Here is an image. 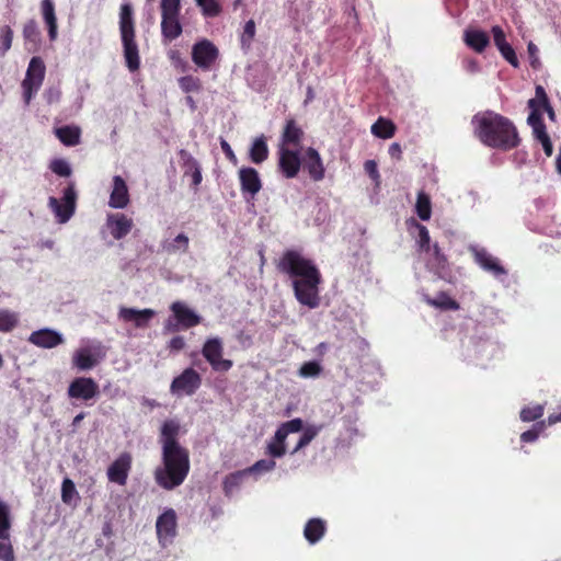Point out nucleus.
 <instances>
[{
  "label": "nucleus",
  "instance_id": "21",
  "mask_svg": "<svg viewBox=\"0 0 561 561\" xmlns=\"http://www.w3.org/2000/svg\"><path fill=\"white\" fill-rule=\"evenodd\" d=\"M118 314L122 320L126 322H134L137 328H145L156 316V312L152 309L137 310L134 308L122 307Z\"/></svg>",
  "mask_w": 561,
  "mask_h": 561
},
{
  "label": "nucleus",
  "instance_id": "35",
  "mask_svg": "<svg viewBox=\"0 0 561 561\" xmlns=\"http://www.w3.org/2000/svg\"><path fill=\"white\" fill-rule=\"evenodd\" d=\"M267 454L273 458H280L286 454V437H278L276 430L273 439L267 444Z\"/></svg>",
  "mask_w": 561,
  "mask_h": 561
},
{
  "label": "nucleus",
  "instance_id": "59",
  "mask_svg": "<svg viewBox=\"0 0 561 561\" xmlns=\"http://www.w3.org/2000/svg\"><path fill=\"white\" fill-rule=\"evenodd\" d=\"M391 158L401 160L402 159V149L398 142H393L389 146L388 150Z\"/></svg>",
  "mask_w": 561,
  "mask_h": 561
},
{
  "label": "nucleus",
  "instance_id": "38",
  "mask_svg": "<svg viewBox=\"0 0 561 561\" xmlns=\"http://www.w3.org/2000/svg\"><path fill=\"white\" fill-rule=\"evenodd\" d=\"M528 106L531 110L527 123L531 126L533 129L546 125L542 118L541 107L537 106V100L530 99L528 101Z\"/></svg>",
  "mask_w": 561,
  "mask_h": 561
},
{
  "label": "nucleus",
  "instance_id": "12",
  "mask_svg": "<svg viewBox=\"0 0 561 561\" xmlns=\"http://www.w3.org/2000/svg\"><path fill=\"white\" fill-rule=\"evenodd\" d=\"M302 160L298 150L278 147V169L286 179H294L300 171Z\"/></svg>",
  "mask_w": 561,
  "mask_h": 561
},
{
  "label": "nucleus",
  "instance_id": "41",
  "mask_svg": "<svg viewBox=\"0 0 561 561\" xmlns=\"http://www.w3.org/2000/svg\"><path fill=\"white\" fill-rule=\"evenodd\" d=\"M181 167L184 170V175H188L195 168H201L197 160L185 149L179 151Z\"/></svg>",
  "mask_w": 561,
  "mask_h": 561
},
{
  "label": "nucleus",
  "instance_id": "8",
  "mask_svg": "<svg viewBox=\"0 0 561 561\" xmlns=\"http://www.w3.org/2000/svg\"><path fill=\"white\" fill-rule=\"evenodd\" d=\"M201 385L202 376L194 368L187 367L172 380L170 391L178 397L193 396Z\"/></svg>",
  "mask_w": 561,
  "mask_h": 561
},
{
  "label": "nucleus",
  "instance_id": "40",
  "mask_svg": "<svg viewBox=\"0 0 561 561\" xmlns=\"http://www.w3.org/2000/svg\"><path fill=\"white\" fill-rule=\"evenodd\" d=\"M202 12L206 16H217L221 12L219 0H195Z\"/></svg>",
  "mask_w": 561,
  "mask_h": 561
},
{
  "label": "nucleus",
  "instance_id": "29",
  "mask_svg": "<svg viewBox=\"0 0 561 561\" xmlns=\"http://www.w3.org/2000/svg\"><path fill=\"white\" fill-rule=\"evenodd\" d=\"M73 365L80 370H88L98 364V358L88 348H80L73 354Z\"/></svg>",
  "mask_w": 561,
  "mask_h": 561
},
{
  "label": "nucleus",
  "instance_id": "36",
  "mask_svg": "<svg viewBox=\"0 0 561 561\" xmlns=\"http://www.w3.org/2000/svg\"><path fill=\"white\" fill-rule=\"evenodd\" d=\"M321 426L309 425L304 428L302 435L300 436L296 447L293 449L291 455L296 454L307 445L319 434Z\"/></svg>",
  "mask_w": 561,
  "mask_h": 561
},
{
  "label": "nucleus",
  "instance_id": "58",
  "mask_svg": "<svg viewBox=\"0 0 561 561\" xmlns=\"http://www.w3.org/2000/svg\"><path fill=\"white\" fill-rule=\"evenodd\" d=\"M535 100H537V106H539V107H542L546 104L550 103L549 99H548V95H547L545 89L541 85H537L536 87V98H535Z\"/></svg>",
  "mask_w": 561,
  "mask_h": 561
},
{
  "label": "nucleus",
  "instance_id": "6",
  "mask_svg": "<svg viewBox=\"0 0 561 561\" xmlns=\"http://www.w3.org/2000/svg\"><path fill=\"white\" fill-rule=\"evenodd\" d=\"M170 310L173 313L175 322H173L171 318L168 319L164 323L167 331L176 332L180 329H191L198 325L202 321V318L182 301H174L170 306Z\"/></svg>",
  "mask_w": 561,
  "mask_h": 561
},
{
  "label": "nucleus",
  "instance_id": "63",
  "mask_svg": "<svg viewBox=\"0 0 561 561\" xmlns=\"http://www.w3.org/2000/svg\"><path fill=\"white\" fill-rule=\"evenodd\" d=\"M255 24L253 21H248L244 26V35H254Z\"/></svg>",
  "mask_w": 561,
  "mask_h": 561
},
{
  "label": "nucleus",
  "instance_id": "13",
  "mask_svg": "<svg viewBox=\"0 0 561 561\" xmlns=\"http://www.w3.org/2000/svg\"><path fill=\"white\" fill-rule=\"evenodd\" d=\"M99 394V385L90 377L75 378L68 387V396L72 399L91 400Z\"/></svg>",
  "mask_w": 561,
  "mask_h": 561
},
{
  "label": "nucleus",
  "instance_id": "27",
  "mask_svg": "<svg viewBox=\"0 0 561 561\" xmlns=\"http://www.w3.org/2000/svg\"><path fill=\"white\" fill-rule=\"evenodd\" d=\"M397 126L394 123L388 118L379 117L370 128L371 134L375 137L381 138V139H389L392 138L396 134Z\"/></svg>",
  "mask_w": 561,
  "mask_h": 561
},
{
  "label": "nucleus",
  "instance_id": "16",
  "mask_svg": "<svg viewBox=\"0 0 561 561\" xmlns=\"http://www.w3.org/2000/svg\"><path fill=\"white\" fill-rule=\"evenodd\" d=\"M106 226L115 240L125 238L134 226V222L125 214L117 213L107 216Z\"/></svg>",
  "mask_w": 561,
  "mask_h": 561
},
{
  "label": "nucleus",
  "instance_id": "18",
  "mask_svg": "<svg viewBox=\"0 0 561 561\" xmlns=\"http://www.w3.org/2000/svg\"><path fill=\"white\" fill-rule=\"evenodd\" d=\"M156 528L160 540L173 538L176 535V514L174 510H165L157 518Z\"/></svg>",
  "mask_w": 561,
  "mask_h": 561
},
{
  "label": "nucleus",
  "instance_id": "54",
  "mask_svg": "<svg viewBox=\"0 0 561 561\" xmlns=\"http://www.w3.org/2000/svg\"><path fill=\"white\" fill-rule=\"evenodd\" d=\"M364 170L365 172L369 175V178L376 182L379 181V178H380V174H379V171H378V167H377V163L376 161L374 160H367L365 163H364Z\"/></svg>",
  "mask_w": 561,
  "mask_h": 561
},
{
  "label": "nucleus",
  "instance_id": "9",
  "mask_svg": "<svg viewBox=\"0 0 561 561\" xmlns=\"http://www.w3.org/2000/svg\"><path fill=\"white\" fill-rule=\"evenodd\" d=\"M180 0H162L161 1V15H162V35H181L182 27L179 21Z\"/></svg>",
  "mask_w": 561,
  "mask_h": 561
},
{
  "label": "nucleus",
  "instance_id": "15",
  "mask_svg": "<svg viewBox=\"0 0 561 561\" xmlns=\"http://www.w3.org/2000/svg\"><path fill=\"white\" fill-rule=\"evenodd\" d=\"M241 191L254 197L262 188V181L259 172L251 167H243L239 170Z\"/></svg>",
  "mask_w": 561,
  "mask_h": 561
},
{
  "label": "nucleus",
  "instance_id": "19",
  "mask_svg": "<svg viewBox=\"0 0 561 561\" xmlns=\"http://www.w3.org/2000/svg\"><path fill=\"white\" fill-rule=\"evenodd\" d=\"M129 203L128 187L121 175L113 178V190L110 195L108 205L112 208H125Z\"/></svg>",
  "mask_w": 561,
  "mask_h": 561
},
{
  "label": "nucleus",
  "instance_id": "49",
  "mask_svg": "<svg viewBox=\"0 0 561 561\" xmlns=\"http://www.w3.org/2000/svg\"><path fill=\"white\" fill-rule=\"evenodd\" d=\"M276 467V462L273 459H261L257 460L253 466H251L248 471L249 472H268L274 470Z\"/></svg>",
  "mask_w": 561,
  "mask_h": 561
},
{
  "label": "nucleus",
  "instance_id": "7",
  "mask_svg": "<svg viewBox=\"0 0 561 561\" xmlns=\"http://www.w3.org/2000/svg\"><path fill=\"white\" fill-rule=\"evenodd\" d=\"M76 203L77 193L73 183H69L64 190L61 201L53 196L48 199V206L54 211L58 222L60 224L67 222L72 217L76 210Z\"/></svg>",
  "mask_w": 561,
  "mask_h": 561
},
{
  "label": "nucleus",
  "instance_id": "43",
  "mask_svg": "<svg viewBox=\"0 0 561 561\" xmlns=\"http://www.w3.org/2000/svg\"><path fill=\"white\" fill-rule=\"evenodd\" d=\"M165 249L169 253H175L179 250L186 252L188 250V237L184 233L178 234Z\"/></svg>",
  "mask_w": 561,
  "mask_h": 561
},
{
  "label": "nucleus",
  "instance_id": "53",
  "mask_svg": "<svg viewBox=\"0 0 561 561\" xmlns=\"http://www.w3.org/2000/svg\"><path fill=\"white\" fill-rule=\"evenodd\" d=\"M4 540L0 539V560L2 561H14V551L11 543L3 542Z\"/></svg>",
  "mask_w": 561,
  "mask_h": 561
},
{
  "label": "nucleus",
  "instance_id": "10",
  "mask_svg": "<svg viewBox=\"0 0 561 561\" xmlns=\"http://www.w3.org/2000/svg\"><path fill=\"white\" fill-rule=\"evenodd\" d=\"M218 57V48L206 38L193 46L192 59L196 66L204 70L211 69Z\"/></svg>",
  "mask_w": 561,
  "mask_h": 561
},
{
  "label": "nucleus",
  "instance_id": "31",
  "mask_svg": "<svg viewBox=\"0 0 561 561\" xmlns=\"http://www.w3.org/2000/svg\"><path fill=\"white\" fill-rule=\"evenodd\" d=\"M11 514L9 505L0 500V539L10 540Z\"/></svg>",
  "mask_w": 561,
  "mask_h": 561
},
{
  "label": "nucleus",
  "instance_id": "1",
  "mask_svg": "<svg viewBox=\"0 0 561 561\" xmlns=\"http://www.w3.org/2000/svg\"><path fill=\"white\" fill-rule=\"evenodd\" d=\"M180 424L174 420H168L162 424L161 466L154 470L156 483L168 491L180 486L190 473V451L178 440Z\"/></svg>",
  "mask_w": 561,
  "mask_h": 561
},
{
  "label": "nucleus",
  "instance_id": "22",
  "mask_svg": "<svg viewBox=\"0 0 561 561\" xmlns=\"http://www.w3.org/2000/svg\"><path fill=\"white\" fill-rule=\"evenodd\" d=\"M476 263L484 271L490 272L494 276L506 274V270L501 265L499 260L490 254L485 249L476 250L473 253Z\"/></svg>",
  "mask_w": 561,
  "mask_h": 561
},
{
  "label": "nucleus",
  "instance_id": "39",
  "mask_svg": "<svg viewBox=\"0 0 561 561\" xmlns=\"http://www.w3.org/2000/svg\"><path fill=\"white\" fill-rule=\"evenodd\" d=\"M301 430H304V422L301 419H293L290 421H287L285 423H282L280 426L277 428L278 431V437H286L290 433H298Z\"/></svg>",
  "mask_w": 561,
  "mask_h": 561
},
{
  "label": "nucleus",
  "instance_id": "60",
  "mask_svg": "<svg viewBox=\"0 0 561 561\" xmlns=\"http://www.w3.org/2000/svg\"><path fill=\"white\" fill-rule=\"evenodd\" d=\"M533 133H534V137L539 142L542 141L543 139H546V138H549V135H548L547 129H546V125L533 129Z\"/></svg>",
  "mask_w": 561,
  "mask_h": 561
},
{
  "label": "nucleus",
  "instance_id": "37",
  "mask_svg": "<svg viewBox=\"0 0 561 561\" xmlns=\"http://www.w3.org/2000/svg\"><path fill=\"white\" fill-rule=\"evenodd\" d=\"M545 413L543 404H533L522 409L519 416L523 422H533L539 420Z\"/></svg>",
  "mask_w": 561,
  "mask_h": 561
},
{
  "label": "nucleus",
  "instance_id": "24",
  "mask_svg": "<svg viewBox=\"0 0 561 561\" xmlns=\"http://www.w3.org/2000/svg\"><path fill=\"white\" fill-rule=\"evenodd\" d=\"M325 530L327 526L324 520L320 518H311L305 526L304 536L309 543L313 545L323 537Z\"/></svg>",
  "mask_w": 561,
  "mask_h": 561
},
{
  "label": "nucleus",
  "instance_id": "44",
  "mask_svg": "<svg viewBox=\"0 0 561 561\" xmlns=\"http://www.w3.org/2000/svg\"><path fill=\"white\" fill-rule=\"evenodd\" d=\"M180 88L185 92H197L201 89L199 79L193 76H185L179 79Z\"/></svg>",
  "mask_w": 561,
  "mask_h": 561
},
{
  "label": "nucleus",
  "instance_id": "34",
  "mask_svg": "<svg viewBox=\"0 0 561 561\" xmlns=\"http://www.w3.org/2000/svg\"><path fill=\"white\" fill-rule=\"evenodd\" d=\"M19 324V314L8 309L0 310V332L8 333Z\"/></svg>",
  "mask_w": 561,
  "mask_h": 561
},
{
  "label": "nucleus",
  "instance_id": "5",
  "mask_svg": "<svg viewBox=\"0 0 561 561\" xmlns=\"http://www.w3.org/2000/svg\"><path fill=\"white\" fill-rule=\"evenodd\" d=\"M202 355L214 371L226 373L233 366L231 359L224 358V343L218 336L209 337L202 347Z\"/></svg>",
  "mask_w": 561,
  "mask_h": 561
},
{
  "label": "nucleus",
  "instance_id": "42",
  "mask_svg": "<svg viewBox=\"0 0 561 561\" xmlns=\"http://www.w3.org/2000/svg\"><path fill=\"white\" fill-rule=\"evenodd\" d=\"M546 428V421L537 422L531 430H528L520 435V440L523 443H533L535 442L540 433H542Z\"/></svg>",
  "mask_w": 561,
  "mask_h": 561
},
{
  "label": "nucleus",
  "instance_id": "48",
  "mask_svg": "<svg viewBox=\"0 0 561 561\" xmlns=\"http://www.w3.org/2000/svg\"><path fill=\"white\" fill-rule=\"evenodd\" d=\"M321 373V366L319 363L311 360L306 362L301 365L299 374L302 377H317Z\"/></svg>",
  "mask_w": 561,
  "mask_h": 561
},
{
  "label": "nucleus",
  "instance_id": "62",
  "mask_svg": "<svg viewBox=\"0 0 561 561\" xmlns=\"http://www.w3.org/2000/svg\"><path fill=\"white\" fill-rule=\"evenodd\" d=\"M540 144L542 146V149H543L546 156L551 157L553 153V146H552L550 137L543 139L542 141H540Z\"/></svg>",
  "mask_w": 561,
  "mask_h": 561
},
{
  "label": "nucleus",
  "instance_id": "14",
  "mask_svg": "<svg viewBox=\"0 0 561 561\" xmlns=\"http://www.w3.org/2000/svg\"><path fill=\"white\" fill-rule=\"evenodd\" d=\"M304 169L308 172L314 182L322 181L325 175V168L322 158L317 149L309 147L306 149L302 163Z\"/></svg>",
  "mask_w": 561,
  "mask_h": 561
},
{
  "label": "nucleus",
  "instance_id": "30",
  "mask_svg": "<svg viewBox=\"0 0 561 561\" xmlns=\"http://www.w3.org/2000/svg\"><path fill=\"white\" fill-rule=\"evenodd\" d=\"M495 46L501 51L504 59L510 62L513 67L517 68L519 62L517 55L512 45L506 41V37H493Z\"/></svg>",
  "mask_w": 561,
  "mask_h": 561
},
{
  "label": "nucleus",
  "instance_id": "25",
  "mask_svg": "<svg viewBox=\"0 0 561 561\" xmlns=\"http://www.w3.org/2000/svg\"><path fill=\"white\" fill-rule=\"evenodd\" d=\"M266 140V137L261 135L252 142L249 150V157L253 163L261 164L268 158L270 151Z\"/></svg>",
  "mask_w": 561,
  "mask_h": 561
},
{
  "label": "nucleus",
  "instance_id": "51",
  "mask_svg": "<svg viewBox=\"0 0 561 561\" xmlns=\"http://www.w3.org/2000/svg\"><path fill=\"white\" fill-rule=\"evenodd\" d=\"M432 304L436 307H439V308L446 309V310H458L459 309V304L456 300L448 297L447 295H443L438 300H434Z\"/></svg>",
  "mask_w": 561,
  "mask_h": 561
},
{
  "label": "nucleus",
  "instance_id": "61",
  "mask_svg": "<svg viewBox=\"0 0 561 561\" xmlns=\"http://www.w3.org/2000/svg\"><path fill=\"white\" fill-rule=\"evenodd\" d=\"M188 175L192 176V185L194 187H197L202 183L203 176L201 168H195V170L192 171V173H190Z\"/></svg>",
  "mask_w": 561,
  "mask_h": 561
},
{
  "label": "nucleus",
  "instance_id": "28",
  "mask_svg": "<svg viewBox=\"0 0 561 561\" xmlns=\"http://www.w3.org/2000/svg\"><path fill=\"white\" fill-rule=\"evenodd\" d=\"M55 134L65 146L72 147L80 142L81 131L77 126L67 125L56 128Z\"/></svg>",
  "mask_w": 561,
  "mask_h": 561
},
{
  "label": "nucleus",
  "instance_id": "47",
  "mask_svg": "<svg viewBox=\"0 0 561 561\" xmlns=\"http://www.w3.org/2000/svg\"><path fill=\"white\" fill-rule=\"evenodd\" d=\"M468 47L477 53H482L490 44V37H463Z\"/></svg>",
  "mask_w": 561,
  "mask_h": 561
},
{
  "label": "nucleus",
  "instance_id": "3",
  "mask_svg": "<svg viewBox=\"0 0 561 561\" xmlns=\"http://www.w3.org/2000/svg\"><path fill=\"white\" fill-rule=\"evenodd\" d=\"M476 137L485 146L502 151L517 148L520 138L514 123L497 113L486 111L472 118Z\"/></svg>",
  "mask_w": 561,
  "mask_h": 561
},
{
  "label": "nucleus",
  "instance_id": "2",
  "mask_svg": "<svg viewBox=\"0 0 561 561\" xmlns=\"http://www.w3.org/2000/svg\"><path fill=\"white\" fill-rule=\"evenodd\" d=\"M276 267L291 279L295 298L300 305L310 309L319 307V286L322 283V275L311 260L296 250H286Z\"/></svg>",
  "mask_w": 561,
  "mask_h": 561
},
{
  "label": "nucleus",
  "instance_id": "52",
  "mask_svg": "<svg viewBox=\"0 0 561 561\" xmlns=\"http://www.w3.org/2000/svg\"><path fill=\"white\" fill-rule=\"evenodd\" d=\"M242 472H234L226 477L224 481V489L228 493L231 489L237 488L242 479Z\"/></svg>",
  "mask_w": 561,
  "mask_h": 561
},
{
  "label": "nucleus",
  "instance_id": "64",
  "mask_svg": "<svg viewBox=\"0 0 561 561\" xmlns=\"http://www.w3.org/2000/svg\"><path fill=\"white\" fill-rule=\"evenodd\" d=\"M547 422L549 425H553L558 422H561V412L560 413H553V414H550L547 419Z\"/></svg>",
  "mask_w": 561,
  "mask_h": 561
},
{
  "label": "nucleus",
  "instance_id": "33",
  "mask_svg": "<svg viewBox=\"0 0 561 561\" xmlns=\"http://www.w3.org/2000/svg\"><path fill=\"white\" fill-rule=\"evenodd\" d=\"M415 210L421 220H428L432 215V203L430 196L425 192L417 194Z\"/></svg>",
  "mask_w": 561,
  "mask_h": 561
},
{
  "label": "nucleus",
  "instance_id": "57",
  "mask_svg": "<svg viewBox=\"0 0 561 561\" xmlns=\"http://www.w3.org/2000/svg\"><path fill=\"white\" fill-rule=\"evenodd\" d=\"M433 250V256L435 259V262L437 264V266L439 267H445V265L447 264V257L446 255L440 251V248L438 247L437 243H435L432 248Z\"/></svg>",
  "mask_w": 561,
  "mask_h": 561
},
{
  "label": "nucleus",
  "instance_id": "11",
  "mask_svg": "<svg viewBox=\"0 0 561 561\" xmlns=\"http://www.w3.org/2000/svg\"><path fill=\"white\" fill-rule=\"evenodd\" d=\"M131 465V455L128 451L122 453L107 468L106 476L108 481L121 486L126 485Z\"/></svg>",
  "mask_w": 561,
  "mask_h": 561
},
{
  "label": "nucleus",
  "instance_id": "46",
  "mask_svg": "<svg viewBox=\"0 0 561 561\" xmlns=\"http://www.w3.org/2000/svg\"><path fill=\"white\" fill-rule=\"evenodd\" d=\"M77 494L75 483L69 478L64 479L61 484V500L64 503H71L73 496Z\"/></svg>",
  "mask_w": 561,
  "mask_h": 561
},
{
  "label": "nucleus",
  "instance_id": "23",
  "mask_svg": "<svg viewBox=\"0 0 561 561\" xmlns=\"http://www.w3.org/2000/svg\"><path fill=\"white\" fill-rule=\"evenodd\" d=\"M122 39L126 66L130 72H135L140 67L139 47L135 37H122Z\"/></svg>",
  "mask_w": 561,
  "mask_h": 561
},
{
  "label": "nucleus",
  "instance_id": "55",
  "mask_svg": "<svg viewBox=\"0 0 561 561\" xmlns=\"http://www.w3.org/2000/svg\"><path fill=\"white\" fill-rule=\"evenodd\" d=\"M220 147H221V150L224 151L226 158L232 163V164H238V158L237 156L234 154L231 146L228 144L227 140H225L224 138H221L220 140Z\"/></svg>",
  "mask_w": 561,
  "mask_h": 561
},
{
  "label": "nucleus",
  "instance_id": "32",
  "mask_svg": "<svg viewBox=\"0 0 561 561\" xmlns=\"http://www.w3.org/2000/svg\"><path fill=\"white\" fill-rule=\"evenodd\" d=\"M43 19L48 27V35H56L57 23L55 15V8L51 0H43L42 2Z\"/></svg>",
  "mask_w": 561,
  "mask_h": 561
},
{
  "label": "nucleus",
  "instance_id": "50",
  "mask_svg": "<svg viewBox=\"0 0 561 561\" xmlns=\"http://www.w3.org/2000/svg\"><path fill=\"white\" fill-rule=\"evenodd\" d=\"M416 227L419 229V240H417V243L420 245V249L422 251L428 252L431 250L430 232H428L427 228L425 226H423V225L417 224Z\"/></svg>",
  "mask_w": 561,
  "mask_h": 561
},
{
  "label": "nucleus",
  "instance_id": "17",
  "mask_svg": "<svg viewBox=\"0 0 561 561\" xmlns=\"http://www.w3.org/2000/svg\"><path fill=\"white\" fill-rule=\"evenodd\" d=\"M28 342L42 348H53L64 343L60 333L51 329H41L31 333Z\"/></svg>",
  "mask_w": 561,
  "mask_h": 561
},
{
  "label": "nucleus",
  "instance_id": "45",
  "mask_svg": "<svg viewBox=\"0 0 561 561\" xmlns=\"http://www.w3.org/2000/svg\"><path fill=\"white\" fill-rule=\"evenodd\" d=\"M49 169L59 176H70L71 168L69 163L64 159H55L50 162Z\"/></svg>",
  "mask_w": 561,
  "mask_h": 561
},
{
  "label": "nucleus",
  "instance_id": "56",
  "mask_svg": "<svg viewBox=\"0 0 561 561\" xmlns=\"http://www.w3.org/2000/svg\"><path fill=\"white\" fill-rule=\"evenodd\" d=\"M169 350L172 352H180L185 347V340L181 335L173 336L168 345Z\"/></svg>",
  "mask_w": 561,
  "mask_h": 561
},
{
  "label": "nucleus",
  "instance_id": "20",
  "mask_svg": "<svg viewBox=\"0 0 561 561\" xmlns=\"http://www.w3.org/2000/svg\"><path fill=\"white\" fill-rule=\"evenodd\" d=\"M304 130L301 127L297 124V122L294 118H289L286 121V124L284 126L282 136H280V145L288 147L293 146L295 148L300 147L302 138H304Z\"/></svg>",
  "mask_w": 561,
  "mask_h": 561
},
{
  "label": "nucleus",
  "instance_id": "4",
  "mask_svg": "<svg viewBox=\"0 0 561 561\" xmlns=\"http://www.w3.org/2000/svg\"><path fill=\"white\" fill-rule=\"evenodd\" d=\"M45 65L44 61L34 56L28 64L25 78L23 79L21 87L23 90V100L26 105L31 103L33 96L37 93L45 78Z\"/></svg>",
  "mask_w": 561,
  "mask_h": 561
},
{
  "label": "nucleus",
  "instance_id": "26",
  "mask_svg": "<svg viewBox=\"0 0 561 561\" xmlns=\"http://www.w3.org/2000/svg\"><path fill=\"white\" fill-rule=\"evenodd\" d=\"M134 9L130 3H123L119 11L121 35H134Z\"/></svg>",
  "mask_w": 561,
  "mask_h": 561
}]
</instances>
